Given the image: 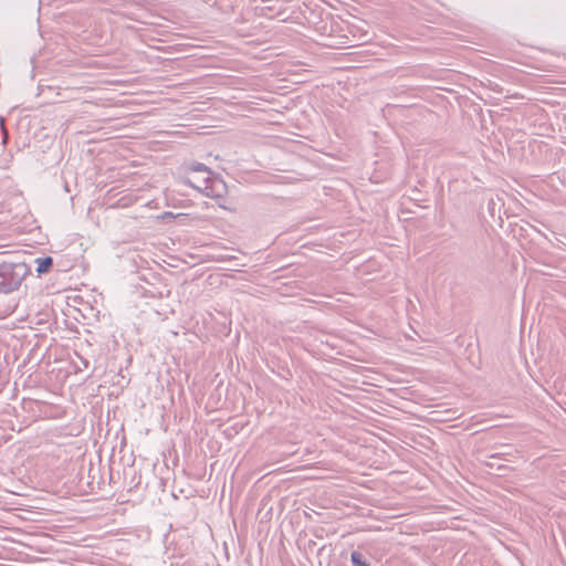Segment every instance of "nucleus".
<instances>
[{
	"label": "nucleus",
	"mask_w": 566,
	"mask_h": 566,
	"mask_svg": "<svg viewBox=\"0 0 566 566\" xmlns=\"http://www.w3.org/2000/svg\"><path fill=\"white\" fill-rule=\"evenodd\" d=\"M30 272V266L22 261L0 262V293L9 294L18 291Z\"/></svg>",
	"instance_id": "1"
},
{
	"label": "nucleus",
	"mask_w": 566,
	"mask_h": 566,
	"mask_svg": "<svg viewBox=\"0 0 566 566\" xmlns=\"http://www.w3.org/2000/svg\"><path fill=\"white\" fill-rule=\"evenodd\" d=\"M185 184L199 190L206 197L209 198H221L226 189V184L219 177L206 176L202 179V186L195 184L190 178L185 179Z\"/></svg>",
	"instance_id": "2"
},
{
	"label": "nucleus",
	"mask_w": 566,
	"mask_h": 566,
	"mask_svg": "<svg viewBox=\"0 0 566 566\" xmlns=\"http://www.w3.org/2000/svg\"><path fill=\"white\" fill-rule=\"evenodd\" d=\"M34 263L36 265L35 271H36L38 275L41 276L42 274L48 273L52 269L53 258L49 256V255L36 258L34 260Z\"/></svg>",
	"instance_id": "3"
},
{
	"label": "nucleus",
	"mask_w": 566,
	"mask_h": 566,
	"mask_svg": "<svg viewBox=\"0 0 566 566\" xmlns=\"http://www.w3.org/2000/svg\"><path fill=\"white\" fill-rule=\"evenodd\" d=\"M350 562H352L353 566H370V563L358 551H353L350 553Z\"/></svg>",
	"instance_id": "4"
},
{
	"label": "nucleus",
	"mask_w": 566,
	"mask_h": 566,
	"mask_svg": "<svg viewBox=\"0 0 566 566\" xmlns=\"http://www.w3.org/2000/svg\"><path fill=\"white\" fill-rule=\"evenodd\" d=\"M189 170L192 172H205L207 176H211V170L205 164L201 163H192L189 166Z\"/></svg>",
	"instance_id": "5"
},
{
	"label": "nucleus",
	"mask_w": 566,
	"mask_h": 566,
	"mask_svg": "<svg viewBox=\"0 0 566 566\" xmlns=\"http://www.w3.org/2000/svg\"><path fill=\"white\" fill-rule=\"evenodd\" d=\"M163 219H166V218H175V214L172 212H164V214L161 216Z\"/></svg>",
	"instance_id": "6"
},
{
	"label": "nucleus",
	"mask_w": 566,
	"mask_h": 566,
	"mask_svg": "<svg viewBox=\"0 0 566 566\" xmlns=\"http://www.w3.org/2000/svg\"><path fill=\"white\" fill-rule=\"evenodd\" d=\"M315 545H316V543L314 541H310L308 544H307L308 548H312Z\"/></svg>",
	"instance_id": "7"
},
{
	"label": "nucleus",
	"mask_w": 566,
	"mask_h": 566,
	"mask_svg": "<svg viewBox=\"0 0 566 566\" xmlns=\"http://www.w3.org/2000/svg\"><path fill=\"white\" fill-rule=\"evenodd\" d=\"M81 359H82V365H84V367L87 368L88 361L86 359H83V358H81Z\"/></svg>",
	"instance_id": "8"
}]
</instances>
